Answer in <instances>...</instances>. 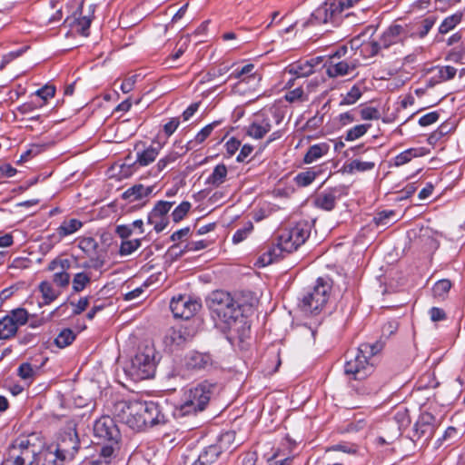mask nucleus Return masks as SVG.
Instances as JSON below:
<instances>
[{
  "mask_svg": "<svg viewBox=\"0 0 465 465\" xmlns=\"http://www.w3.org/2000/svg\"><path fill=\"white\" fill-rule=\"evenodd\" d=\"M219 391L220 386L214 381L204 380L192 384L183 391L182 403L175 407L173 416L180 419L203 411Z\"/></svg>",
  "mask_w": 465,
  "mask_h": 465,
  "instance_id": "nucleus-1",
  "label": "nucleus"
},
{
  "mask_svg": "<svg viewBox=\"0 0 465 465\" xmlns=\"http://www.w3.org/2000/svg\"><path fill=\"white\" fill-rule=\"evenodd\" d=\"M210 309L216 325L223 331L237 330L239 323L244 322L240 304L226 292L216 291L212 293Z\"/></svg>",
  "mask_w": 465,
  "mask_h": 465,
  "instance_id": "nucleus-2",
  "label": "nucleus"
},
{
  "mask_svg": "<svg viewBox=\"0 0 465 465\" xmlns=\"http://www.w3.org/2000/svg\"><path fill=\"white\" fill-rule=\"evenodd\" d=\"M311 233L309 225L306 223H298L291 229L283 232L278 239V243L270 247L258 259L261 266H267L280 257L283 252L290 253L297 250L309 238Z\"/></svg>",
  "mask_w": 465,
  "mask_h": 465,
  "instance_id": "nucleus-3",
  "label": "nucleus"
},
{
  "mask_svg": "<svg viewBox=\"0 0 465 465\" xmlns=\"http://www.w3.org/2000/svg\"><path fill=\"white\" fill-rule=\"evenodd\" d=\"M383 348V342L376 341L373 344L362 343L358 349L346 354L344 371L352 375L355 380H362L373 371V364L369 361L371 356L376 355Z\"/></svg>",
  "mask_w": 465,
  "mask_h": 465,
  "instance_id": "nucleus-4",
  "label": "nucleus"
},
{
  "mask_svg": "<svg viewBox=\"0 0 465 465\" xmlns=\"http://www.w3.org/2000/svg\"><path fill=\"white\" fill-rule=\"evenodd\" d=\"M6 455L25 465H39L41 460L53 457L50 450L40 451L39 446L32 442V437L20 436L8 447Z\"/></svg>",
  "mask_w": 465,
  "mask_h": 465,
  "instance_id": "nucleus-5",
  "label": "nucleus"
},
{
  "mask_svg": "<svg viewBox=\"0 0 465 465\" xmlns=\"http://www.w3.org/2000/svg\"><path fill=\"white\" fill-rule=\"evenodd\" d=\"M155 351L146 346L139 351L126 367V373L134 381H141L153 377L156 369Z\"/></svg>",
  "mask_w": 465,
  "mask_h": 465,
  "instance_id": "nucleus-6",
  "label": "nucleus"
},
{
  "mask_svg": "<svg viewBox=\"0 0 465 465\" xmlns=\"http://www.w3.org/2000/svg\"><path fill=\"white\" fill-rule=\"evenodd\" d=\"M331 286L329 281L319 278L314 287L307 292L302 301V310L310 313H318L326 305Z\"/></svg>",
  "mask_w": 465,
  "mask_h": 465,
  "instance_id": "nucleus-7",
  "label": "nucleus"
},
{
  "mask_svg": "<svg viewBox=\"0 0 465 465\" xmlns=\"http://www.w3.org/2000/svg\"><path fill=\"white\" fill-rule=\"evenodd\" d=\"M94 436L98 440V444L113 446V450L117 447L121 439L120 430L113 418L102 416L94 424Z\"/></svg>",
  "mask_w": 465,
  "mask_h": 465,
  "instance_id": "nucleus-8",
  "label": "nucleus"
},
{
  "mask_svg": "<svg viewBox=\"0 0 465 465\" xmlns=\"http://www.w3.org/2000/svg\"><path fill=\"white\" fill-rule=\"evenodd\" d=\"M346 8L342 0H329L320 5L312 14L311 23L312 25H336L340 22L341 15Z\"/></svg>",
  "mask_w": 465,
  "mask_h": 465,
  "instance_id": "nucleus-9",
  "label": "nucleus"
},
{
  "mask_svg": "<svg viewBox=\"0 0 465 465\" xmlns=\"http://www.w3.org/2000/svg\"><path fill=\"white\" fill-rule=\"evenodd\" d=\"M282 117L272 110H263L256 114L247 128V134L254 139H262L268 134L273 124H279Z\"/></svg>",
  "mask_w": 465,
  "mask_h": 465,
  "instance_id": "nucleus-10",
  "label": "nucleus"
},
{
  "mask_svg": "<svg viewBox=\"0 0 465 465\" xmlns=\"http://www.w3.org/2000/svg\"><path fill=\"white\" fill-rule=\"evenodd\" d=\"M80 441L75 429L68 428L58 437L54 450L55 456L61 460H70L77 453Z\"/></svg>",
  "mask_w": 465,
  "mask_h": 465,
  "instance_id": "nucleus-11",
  "label": "nucleus"
},
{
  "mask_svg": "<svg viewBox=\"0 0 465 465\" xmlns=\"http://www.w3.org/2000/svg\"><path fill=\"white\" fill-rule=\"evenodd\" d=\"M28 321V312L25 309L17 308L0 319V339L7 340L14 337L19 327Z\"/></svg>",
  "mask_w": 465,
  "mask_h": 465,
  "instance_id": "nucleus-12",
  "label": "nucleus"
},
{
  "mask_svg": "<svg viewBox=\"0 0 465 465\" xmlns=\"http://www.w3.org/2000/svg\"><path fill=\"white\" fill-rule=\"evenodd\" d=\"M231 438V433L223 434L221 437L219 443L213 444L205 448L196 459L186 457L184 460V465H214L223 452L222 444L224 441H229Z\"/></svg>",
  "mask_w": 465,
  "mask_h": 465,
  "instance_id": "nucleus-13",
  "label": "nucleus"
},
{
  "mask_svg": "<svg viewBox=\"0 0 465 465\" xmlns=\"http://www.w3.org/2000/svg\"><path fill=\"white\" fill-rule=\"evenodd\" d=\"M173 202L158 201L147 217V223L153 226L156 232H163L169 224L168 213L173 205Z\"/></svg>",
  "mask_w": 465,
  "mask_h": 465,
  "instance_id": "nucleus-14",
  "label": "nucleus"
},
{
  "mask_svg": "<svg viewBox=\"0 0 465 465\" xmlns=\"http://www.w3.org/2000/svg\"><path fill=\"white\" fill-rule=\"evenodd\" d=\"M200 308V302L182 295L177 298H173L170 302V309L175 318L188 320L192 318Z\"/></svg>",
  "mask_w": 465,
  "mask_h": 465,
  "instance_id": "nucleus-15",
  "label": "nucleus"
},
{
  "mask_svg": "<svg viewBox=\"0 0 465 465\" xmlns=\"http://www.w3.org/2000/svg\"><path fill=\"white\" fill-rule=\"evenodd\" d=\"M436 428V418L430 412H423L415 423L413 437L417 440L428 443L433 437Z\"/></svg>",
  "mask_w": 465,
  "mask_h": 465,
  "instance_id": "nucleus-16",
  "label": "nucleus"
},
{
  "mask_svg": "<svg viewBox=\"0 0 465 465\" xmlns=\"http://www.w3.org/2000/svg\"><path fill=\"white\" fill-rule=\"evenodd\" d=\"M94 12V5H89L84 10V5L77 9V11L74 15L73 22L71 25L78 32L80 35L84 36H87L89 35V27L91 25Z\"/></svg>",
  "mask_w": 465,
  "mask_h": 465,
  "instance_id": "nucleus-17",
  "label": "nucleus"
},
{
  "mask_svg": "<svg viewBox=\"0 0 465 465\" xmlns=\"http://www.w3.org/2000/svg\"><path fill=\"white\" fill-rule=\"evenodd\" d=\"M71 266L68 259H54L48 264L49 271H57L53 276V282L60 287H65L70 282V274L66 272Z\"/></svg>",
  "mask_w": 465,
  "mask_h": 465,
  "instance_id": "nucleus-18",
  "label": "nucleus"
},
{
  "mask_svg": "<svg viewBox=\"0 0 465 465\" xmlns=\"http://www.w3.org/2000/svg\"><path fill=\"white\" fill-rule=\"evenodd\" d=\"M358 66V62L338 61L331 59L326 67V73L330 77L344 76L352 73Z\"/></svg>",
  "mask_w": 465,
  "mask_h": 465,
  "instance_id": "nucleus-19",
  "label": "nucleus"
},
{
  "mask_svg": "<svg viewBox=\"0 0 465 465\" xmlns=\"http://www.w3.org/2000/svg\"><path fill=\"white\" fill-rule=\"evenodd\" d=\"M145 411V402L134 401L131 411L128 412L129 416L125 424L134 430H143L144 429V420H142V413Z\"/></svg>",
  "mask_w": 465,
  "mask_h": 465,
  "instance_id": "nucleus-20",
  "label": "nucleus"
},
{
  "mask_svg": "<svg viewBox=\"0 0 465 465\" xmlns=\"http://www.w3.org/2000/svg\"><path fill=\"white\" fill-rule=\"evenodd\" d=\"M235 78L239 79V84L246 83L252 84V86H255L259 84L262 77L256 71H254V65L252 64H248L241 68V70L233 71L229 79Z\"/></svg>",
  "mask_w": 465,
  "mask_h": 465,
  "instance_id": "nucleus-21",
  "label": "nucleus"
},
{
  "mask_svg": "<svg viewBox=\"0 0 465 465\" xmlns=\"http://www.w3.org/2000/svg\"><path fill=\"white\" fill-rule=\"evenodd\" d=\"M145 411L142 413V420H144V429L165 422V417L161 412L159 405L154 402H145Z\"/></svg>",
  "mask_w": 465,
  "mask_h": 465,
  "instance_id": "nucleus-22",
  "label": "nucleus"
},
{
  "mask_svg": "<svg viewBox=\"0 0 465 465\" xmlns=\"http://www.w3.org/2000/svg\"><path fill=\"white\" fill-rule=\"evenodd\" d=\"M162 148L163 144L161 143L153 142L147 148L137 153L135 163L140 166L149 165L157 158Z\"/></svg>",
  "mask_w": 465,
  "mask_h": 465,
  "instance_id": "nucleus-23",
  "label": "nucleus"
},
{
  "mask_svg": "<svg viewBox=\"0 0 465 465\" xmlns=\"http://www.w3.org/2000/svg\"><path fill=\"white\" fill-rule=\"evenodd\" d=\"M430 72L434 73V75L428 80V86L432 87L437 84L453 79L457 69L450 65L436 66L431 68Z\"/></svg>",
  "mask_w": 465,
  "mask_h": 465,
  "instance_id": "nucleus-24",
  "label": "nucleus"
},
{
  "mask_svg": "<svg viewBox=\"0 0 465 465\" xmlns=\"http://www.w3.org/2000/svg\"><path fill=\"white\" fill-rule=\"evenodd\" d=\"M337 198L338 190L332 188L319 193L314 200V203L318 208L324 211H331L335 207Z\"/></svg>",
  "mask_w": 465,
  "mask_h": 465,
  "instance_id": "nucleus-25",
  "label": "nucleus"
},
{
  "mask_svg": "<svg viewBox=\"0 0 465 465\" xmlns=\"http://www.w3.org/2000/svg\"><path fill=\"white\" fill-rule=\"evenodd\" d=\"M153 186H144L141 183L134 184L123 193V198L129 203L142 201L147 198L153 193Z\"/></svg>",
  "mask_w": 465,
  "mask_h": 465,
  "instance_id": "nucleus-26",
  "label": "nucleus"
},
{
  "mask_svg": "<svg viewBox=\"0 0 465 465\" xmlns=\"http://www.w3.org/2000/svg\"><path fill=\"white\" fill-rule=\"evenodd\" d=\"M213 360L210 354L193 352L186 360V366L192 370H204L211 366Z\"/></svg>",
  "mask_w": 465,
  "mask_h": 465,
  "instance_id": "nucleus-27",
  "label": "nucleus"
},
{
  "mask_svg": "<svg viewBox=\"0 0 465 465\" xmlns=\"http://www.w3.org/2000/svg\"><path fill=\"white\" fill-rule=\"evenodd\" d=\"M330 151V145L327 143H320L309 147L303 157V163L311 164L322 157L325 156Z\"/></svg>",
  "mask_w": 465,
  "mask_h": 465,
  "instance_id": "nucleus-28",
  "label": "nucleus"
},
{
  "mask_svg": "<svg viewBox=\"0 0 465 465\" xmlns=\"http://www.w3.org/2000/svg\"><path fill=\"white\" fill-rule=\"evenodd\" d=\"M404 34V28L400 25H391L382 35L381 44L388 47L397 43Z\"/></svg>",
  "mask_w": 465,
  "mask_h": 465,
  "instance_id": "nucleus-29",
  "label": "nucleus"
},
{
  "mask_svg": "<svg viewBox=\"0 0 465 465\" xmlns=\"http://www.w3.org/2000/svg\"><path fill=\"white\" fill-rule=\"evenodd\" d=\"M188 150H186V147L183 148V146H181L180 151H171L168 153L164 157L161 158L156 165L155 169L157 173L163 172L164 169H166L171 164L174 163L183 154H184Z\"/></svg>",
  "mask_w": 465,
  "mask_h": 465,
  "instance_id": "nucleus-30",
  "label": "nucleus"
},
{
  "mask_svg": "<svg viewBox=\"0 0 465 465\" xmlns=\"http://www.w3.org/2000/svg\"><path fill=\"white\" fill-rule=\"evenodd\" d=\"M134 401L120 400L114 402L113 406L114 415L123 423L125 424L128 418V412L131 411V407Z\"/></svg>",
  "mask_w": 465,
  "mask_h": 465,
  "instance_id": "nucleus-31",
  "label": "nucleus"
},
{
  "mask_svg": "<svg viewBox=\"0 0 465 465\" xmlns=\"http://www.w3.org/2000/svg\"><path fill=\"white\" fill-rule=\"evenodd\" d=\"M227 176V167L225 164L221 163L214 167L213 173L206 179L205 183L213 187H218L223 183Z\"/></svg>",
  "mask_w": 465,
  "mask_h": 465,
  "instance_id": "nucleus-32",
  "label": "nucleus"
},
{
  "mask_svg": "<svg viewBox=\"0 0 465 465\" xmlns=\"http://www.w3.org/2000/svg\"><path fill=\"white\" fill-rule=\"evenodd\" d=\"M83 227V223L78 219L64 220L57 228V233L61 238L71 235Z\"/></svg>",
  "mask_w": 465,
  "mask_h": 465,
  "instance_id": "nucleus-33",
  "label": "nucleus"
},
{
  "mask_svg": "<svg viewBox=\"0 0 465 465\" xmlns=\"http://www.w3.org/2000/svg\"><path fill=\"white\" fill-rule=\"evenodd\" d=\"M219 124V122L215 121L212 124H207L204 126L194 137L193 140H191L186 144V150H192L195 147L197 144H201L203 143L212 134L214 127Z\"/></svg>",
  "mask_w": 465,
  "mask_h": 465,
  "instance_id": "nucleus-34",
  "label": "nucleus"
},
{
  "mask_svg": "<svg viewBox=\"0 0 465 465\" xmlns=\"http://www.w3.org/2000/svg\"><path fill=\"white\" fill-rule=\"evenodd\" d=\"M314 65L313 59L311 61H305L304 63L301 64H292L289 73L296 75L297 77H305L308 76L314 72Z\"/></svg>",
  "mask_w": 465,
  "mask_h": 465,
  "instance_id": "nucleus-35",
  "label": "nucleus"
},
{
  "mask_svg": "<svg viewBox=\"0 0 465 465\" xmlns=\"http://www.w3.org/2000/svg\"><path fill=\"white\" fill-rule=\"evenodd\" d=\"M91 282L90 273L81 272L75 273L72 281V289L74 292H80Z\"/></svg>",
  "mask_w": 465,
  "mask_h": 465,
  "instance_id": "nucleus-36",
  "label": "nucleus"
},
{
  "mask_svg": "<svg viewBox=\"0 0 465 465\" xmlns=\"http://www.w3.org/2000/svg\"><path fill=\"white\" fill-rule=\"evenodd\" d=\"M421 150V148H411L405 150L394 158V164L396 166H401L409 163L412 158L422 155Z\"/></svg>",
  "mask_w": 465,
  "mask_h": 465,
  "instance_id": "nucleus-37",
  "label": "nucleus"
},
{
  "mask_svg": "<svg viewBox=\"0 0 465 465\" xmlns=\"http://www.w3.org/2000/svg\"><path fill=\"white\" fill-rule=\"evenodd\" d=\"M113 446H102L100 455L88 462V465H110L114 454Z\"/></svg>",
  "mask_w": 465,
  "mask_h": 465,
  "instance_id": "nucleus-38",
  "label": "nucleus"
},
{
  "mask_svg": "<svg viewBox=\"0 0 465 465\" xmlns=\"http://www.w3.org/2000/svg\"><path fill=\"white\" fill-rule=\"evenodd\" d=\"M370 127V124H362L353 126L346 132L344 135L345 141L352 142L362 137L368 132Z\"/></svg>",
  "mask_w": 465,
  "mask_h": 465,
  "instance_id": "nucleus-39",
  "label": "nucleus"
},
{
  "mask_svg": "<svg viewBox=\"0 0 465 465\" xmlns=\"http://www.w3.org/2000/svg\"><path fill=\"white\" fill-rule=\"evenodd\" d=\"M39 291L42 293V297L45 304H49L54 302L57 296L58 292L55 291L52 284L48 282H43L39 285Z\"/></svg>",
  "mask_w": 465,
  "mask_h": 465,
  "instance_id": "nucleus-40",
  "label": "nucleus"
},
{
  "mask_svg": "<svg viewBox=\"0 0 465 465\" xmlns=\"http://www.w3.org/2000/svg\"><path fill=\"white\" fill-rule=\"evenodd\" d=\"M78 247L88 256L96 252L98 242L93 237L78 238Z\"/></svg>",
  "mask_w": 465,
  "mask_h": 465,
  "instance_id": "nucleus-41",
  "label": "nucleus"
},
{
  "mask_svg": "<svg viewBox=\"0 0 465 465\" xmlns=\"http://www.w3.org/2000/svg\"><path fill=\"white\" fill-rule=\"evenodd\" d=\"M75 339V334L71 329L62 330L54 340V343L59 348H65Z\"/></svg>",
  "mask_w": 465,
  "mask_h": 465,
  "instance_id": "nucleus-42",
  "label": "nucleus"
},
{
  "mask_svg": "<svg viewBox=\"0 0 465 465\" xmlns=\"http://www.w3.org/2000/svg\"><path fill=\"white\" fill-rule=\"evenodd\" d=\"M362 95V92L358 85H353L351 90L344 95L340 102V105H352L354 104Z\"/></svg>",
  "mask_w": 465,
  "mask_h": 465,
  "instance_id": "nucleus-43",
  "label": "nucleus"
},
{
  "mask_svg": "<svg viewBox=\"0 0 465 465\" xmlns=\"http://www.w3.org/2000/svg\"><path fill=\"white\" fill-rule=\"evenodd\" d=\"M36 372H37V368H35L34 366H32V364L27 363V362L22 363L18 367L19 377L23 381H25L28 383L32 382L35 376L36 375Z\"/></svg>",
  "mask_w": 465,
  "mask_h": 465,
  "instance_id": "nucleus-44",
  "label": "nucleus"
},
{
  "mask_svg": "<svg viewBox=\"0 0 465 465\" xmlns=\"http://www.w3.org/2000/svg\"><path fill=\"white\" fill-rule=\"evenodd\" d=\"M192 207L191 203L187 201L182 202L179 205H177L171 213V217L174 223H179L182 221L189 213Z\"/></svg>",
  "mask_w": 465,
  "mask_h": 465,
  "instance_id": "nucleus-45",
  "label": "nucleus"
},
{
  "mask_svg": "<svg viewBox=\"0 0 465 465\" xmlns=\"http://www.w3.org/2000/svg\"><path fill=\"white\" fill-rule=\"evenodd\" d=\"M141 246L140 239L124 240L120 245L119 253L122 256L132 254Z\"/></svg>",
  "mask_w": 465,
  "mask_h": 465,
  "instance_id": "nucleus-46",
  "label": "nucleus"
},
{
  "mask_svg": "<svg viewBox=\"0 0 465 465\" xmlns=\"http://www.w3.org/2000/svg\"><path fill=\"white\" fill-rule=\"evenodd\" d=\"M375 162L373 161H361L355 159L351 161L348 167L350 172H367L371 171L375 167Z\"/></svg>",
  "mask_w": 465,
  "mask_h": 465,
  "instance_id": "nucleus-47",
  "label": "nucleus"
},
{
  "mask_svg": "<svg viewBox=\"0 0 465 465\" xmlns=\"http://www.w3.org/2000/svg\"><path fill=\"white\" fill-rule=\"evenodd\" d=\"M461 20L460 14H455L445 18L440 25V34H447L453 29Z\"/></svg>",
  "mask_w": 465,
  "mask_h": 465,
  "instance_id": "nucleus-48",
  "label": "nucleus"
},
{
  "mask_svg": "<svg viewBox=\"0 0 465 465\" xmlns=\"http://www.w3.org/2000/svg\"><path fill=\"white\" fill-rule=\"evenodd\" d=\"M317 173L312 170H307L298 173L294 181L298 186L305 187L310 185L316 178Z\"/></svg>",
  "mask_w": 465,
  "mask_h": 465,
  "instance_id": "nucleus-49",
  "label": "nucleus"
},
{
  "mask_svg": "<svg viewBox=\"0 0 465 465\" xmlns=\"http://www.w3.org/2000/svg\"><path fill=\"white\" fill-rule=\"evenodd\" d=\"M253 225L251 222H248L244 224L242 228L238 229L233 236H232V242L237 244L244 241L252 232Z\"/></svg>",
  "mask_w": 465,
  "mask_h": 465,
  "instance_id": "nucleus-50",
  "label": "nucleus"
},
{
  "mask_svg": "<svg viewBox=\"0 0 465 465\" xmlns=\"http://www.w3.org/2000/svg\"><path fill=\"white\" fill-rule=\"evenodd\" d=\"M450 287H451L450 282L449 280L443 279V280L438 281L434 284V286L432 288V292H433L434 296L442 297L450 291Z\"/></svg>",
  "mask_w": 465,
  "mask_h": 465,
  "instance_id": "nucleus-51",
  "label": "nucleus"
},
{
  "mask_svg": "<svg viewBox=\"0 0 465 465\" xmlns=\"http://www.w3.org/2000/svg\"><path fill=\"white\" fill-rule=\"evenodd\" d=\"M286 101L290 103L307 101L308 97L301 87L291 90L285 94Z\"/></svg>",
  "mask_w": 465,
  "mask_h": 465,
  "instance_id": "nucleus-52",
  "label": "nucleus"
},
{
  "mask_svg": "<svg viewBox=\"0 0 465 465\" xmlns=\"http://www.w3.org/2000/svg\"><path fill=\"white\" fill-rule=\"evenodd\" d=\"M380 48H381V45L377 41H375V40L366 41V43L364 44V45L362 47V51L361 54H362L364 56L371 57V56L376 55L379 53Z\"/></svg>",
  "mask_w": 465,
  "mask_h": 465,
  "instance_id": "nucleus-53",
  "label": "nucleus"
},
{
  "mask_svg": "<svg viewBox=\"0 0 465 465\" xmlns=\"http://www.w3.org/2000/svg\"><path fill=\"white\" fill-rule=\"evenodd\" d=\"M90 299L89 297H81L77 302H71L70 304L73 306V315H79L83 312L86 310L89 306Z\"/></svg>",
  "mask_w": 465,
  "mask_h": 465,
  "instance_id": "nucleus-54",
  "label": "nucleus"
},
{
  "mask_svg": "<svg viewBox=\"0 0 465 465\" xmlns=\"http://www.w3.org/2000/svg\"><path fill=\"white\" fill-rule=\"evenodd\" d=\"M362 120H378L381 118L380 111L375 107H365L360 111Z\"/></svg>",
  "mask_w": 465,
  "mask_h": 465,
  "instance_id": "nucleus-55",
  "label": "nucleus"
},
{
  "mask_svg": "<svg viewBox=\"0 0 465 465\" xmlns=\"http://www.w3.org/2000/svg\"><path fill=\"white\" fill-rule=\"evenodd\" d=\"M55 94V87L54 85L46 84L44 87L38 89L35 92V94L39 96L41 99H43L45 102H46L49 98H52L54 96Z\"/></svg>",
  "mask_w": 465,
  "mask_h": 465,
  "instance_id": "nucleus-56",
  "label": "nucleus"
},
{
  "mask_svg": "<svg viewBox=\"0 0 465 465\" xmlns=\"http://www.w3.org/2000/svg\"><path fill=\"white\" fill-rule=\"evenodd\" d=\"M439 117H440V114L438 112H436V111L430 112V113L422 115L419 119V124L423 127L429 126V125L436 123L439 120Z\"/></svg>",
  "mask_w": 465,
  "mask_h": 465,
  "instance_id": "nucleus-57",
  "label": "nucleus"
},
{
  "mask_svg": "<svg viewBox=\"0 0 465 465\" xmlns=\"http://www.w3.org/2000/svg\"><path fill=\"white\" fill-rule=\"evenodd\" d=\"M180 124L178 118H172L168 123H166L163 125V132L165 133L166 136H171L178 128Z\"/></svg>",
  "mask_w": 465,
  "mask_h": 465,
  "instance_id": "nucleus-58",
  "label": "nucleus"
},
{
  "mask_svg": "<svg viewBox=\"0 0 465 465\" xmlns=\"http://www.w3.org/2000/svg\"><path fill=\"white\" fill-rule=\"evenodd\" d=\"M209 242L205 240L191 241L185 245L186 251H199L208 247Z\"/></svg>",
  "mask_w": 465,
  "mask_h": 465,
  "instance_id": "nucleus-59",
  "label": "nucleus"
},
{
  "mask_svg": "<svg viewBox=\"0 0 465 465\" xmlns=\"http://www.w3.org/2000/svg\"><path fill=\"white\" fill-rule=\"evenodd\" d=\"M367 35V32L361 34V35H357L356 37L352 38L350 42L351 44V50H358L360 49V51L361 52L362 51V47L364 45V44L366 43L365 39H362V38H365Z\"/></svg>",
  "mask_w": 465,
  "mask_h": 465,
  "instance_id": "nucleus-60",
  "label": "nucleus"
},
{
  "mask_svg": "<svg viewBox=\"0 0 465 465\" xmlns=\"http://www.w3.org/2000/svg\"><path fill=\"white\" fill-rule=\"evenodd\" d=\"M278 451L274 452L271 458L268 459V465H292L293 457H287L282 460H276Z\"/></svg>",
  "mask_w": 465,
  "mask_h": 465,
  "instance_id": "nucleus-61",
  "label": "nucleus"
},
{
  "mask_svg": "<svg viewBox=\"0 0 465 465\" xmlns=\"http://www.w3.org/2000/svg\"><path fill=\"white\" fill-rule=\"evenodd\" d=\"M117 235L124 240H128L133 232V229L130 224L118 225L115 229Z\"/></svg>",
  "mask_w": 465,
  "mask_h": 465,
  "instance_id": "nucleus-62",
  "label": "nucleus"
},
{
  "mask_svg": "<svg viewBox=\"0 0 465 465\" xmlns=\"http://www.w3.org/2000/svg\"><path fill=\"white\" fill-rule=\"evenodd\" d=\"M136 78H137L136 75H132L123 81V83L121 84V86H120L123 93L128 94L134 89L135 82H136Z\"/></svg>",
  "mask_w": 465,
  "mask_h": 465,
  "instance_id": "nucleus-63",
  "label": "nucleus"
},
{
  "mask_svg": "<svg viewBox=\"0 0 465 465\" xmlns=\"http://www.w3.org/2000/svg\"><path fill=\"white\" fill-rule=\"evenodd\" d=\"M430 316L431 321H433V322L442 321L446 318V314H445L444 311L438 307H432L430 310Z\"/></svg>",
  "mask_w": 465,
  "mask_h": 465,
  "instance_id": "nucleus-64",
  "label": "nucleus"
}]
</instances>
